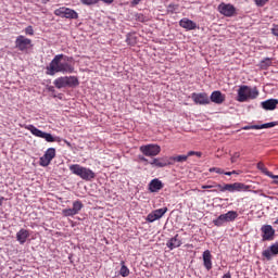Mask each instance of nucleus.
<instances>
[{
  "label": "nucleus",
  "mask_w": 278,
  "mask_h": 278,
  "mask_svg": "<svg viewBox=\"0 0 278 278\" xmlns=\"http://www.w3.org/2000/svg\"><path fill=\"white\" fill-rule=\"evenodd\" d=\"M64 54H55L53 60L47 66V75L54 76L55 73H74L75 65L70 64L68 62H62Z\"/></svg>",
  "instance_id": "f257e3e1"
},
{
  "label": "nucleus",
  "mask_w": 278,
  "mask_h": 278,
  "mask_svg": "<svg viewBox=\"0 0 278 278\" xmlns=\"http://www.w3.org/2000/svg\"><path fill=\"white\" fill-rule=\"evenodd\" d=\"M203 190L219 188L220 191H248L250 190V186L244 185L243 182H233V185H218L217 182L207 181L206 185L201 187Z\"/></svg>",
  "instance_id": "f03ea898"
},
{
  "label": "nucleus",
  "mask_w": 278,
  "mask_h": 278,
  "mask_svg": "<svg viewBox=\"0 0 278 278\" xmlns=\"http://www.w3.org/2000/svg\"><path fill=\"white\" fill-rule=\"evenodd\" d=\"M260 91L257 88H251V86H240L238 89L237 101L248 102L257 99Z\"/></svg>",
  "instance_id": "7ed1b4c3"
},
{
  "label": "nucleus",
  "mask_w": 278,
  "mask_h": 278,
  "mask_svg": "<svg viewBox=\"0 0 278 278\" xmlns=\"http://www.w3.org/2000/svg\"><path fill=\"white\" fill-rule=\"evenodd\" d=\"M54 87L58 89L62 88H77L79 86L78 76H59L54 79Z\"/></svg>",
  "instance_id": "20e7f679"
},
{
  "label": "nucleus",
  "mask_w": 278,
  "mask_h": 278,
  "mask_svg": "<svg viewBox=\"0 0 278 278\" xmlns=\"http://www.w3.org/2000/svg\"><path fill=\"white\" fill-rule=\"evenodd\" d=\"M70 172L74 175H78V177L84 180H92L96 178V174L90 167H84L80 166V164H72L70 166Z\"/></svg>",
  "instance_id": "39448f33"
},
{
  "label": "nucleus",
  "mask_w": 278,
  "mask_h": 278,
  "mask_svg": "<svg viewBox=\"0 0 278 278\" xmlns=\"http://www.w3.org/2000/svg\"><path fill=\"white\" fill-rule=\"evenodd\" d=\"M15 49L22 53H29V51L34 49L31 38H27L24 35H18V37L15 38Z\"/></svg>",
  "instance_id": "423d86ee"
},
{
  "label": "nucleus",
  "mask_w": 278,
  "mask_h": 278,
  "mask_svg": "<svg viewBox=\"0 0 278 278\" xmlns=\"http://www.w3.org/2000/svg\"><path fill=\"white\" fill-rule=\"evenodd\" d=\"M26 129L30 131L35 137H39L40 139H45L47 142H55L60 141V137H53L51 132L41 131V129L36 128L34 124H29L26 126Z\"/></svg>",
  "instance_id": "0eeeda50"
},
{
  "label": "nucleus",
  "mask_w": 278,
  "mask_h": 278,
  "mask_svg": "<svg viewBox=\"0 0 278 278\" xmlns=\"http://www.w3.org/2000/svg\"><path fill=\"white\" fill-rule=\"evenodd\" d=\"M54 15L61 16V18H68V20H74L77 21L79 18V14L75 9L71 8H59L55 9Z\"/></svg>",
  "instance_id": "6e6552de"
},
{
  "label": "nucleus",
  "mask_w": 278,
  "mask_h": 278,
  "mask_svg": "<svg viewBox=\"0 0 278 278\" xmlns=\"http://www.w3.org/2000/svg\"><path fill=\"white\" fill-rule=\"evenodd\" d=\"M139 150L146 157H156L161 153L162 148L159 144H144L140 146Z\"/></svg>",
  "instance_id": "1a4fd4ad"
},
{
  "label": "nucleus",
  "mask_w": 278,
  "mask_h": 278,
  "mask_svg": "<svg viewBox=\"0 0 278 278\" xmlns=\"http://www.w3.org/2000/svg\"><path fill=\"white\" fill-rule=\"evenodd\" d=\"M238 217V212L230 211L227 213H222L219 217L214 218L213 223L215 226H223L224 223H230L232 220H236Z\"/></svg>",
  "instance_id": "9d476101"
},
{
  "label": "nucleus",
  "mask_w": 278,
  "mask_h": 278,
  "mask_svg": "<svg viewBox=\"0 0 278 278\" xmlns=\"http://www.w3.org/2000/svg\"><path fill=\"white\" fill-rule=\"evenodd\" d=\"M262 241H274L276 230L273 228L271 224H264L261 228Z\"/></svg>",
  "instance_id": "9b49d317"
},
{
  "label": "nucleus",
  "mask_w": 278,
  "mask_h": 278,
  "mask_svg": "<svg viewBox=\"0 0 278 278\" xmlns=\"http://www.w3.org/2000/svg\"><path fill=\"white\" fill-rule=\"evenodd\" d=\"M218 11L220 15H224V16H233L237 13V9L232 3H225V2L219 3Z\"/></svg>",
  "instance_id": "f8f14e48"
},
{
  "label": "nucleus",
  "mask_w": 278,
  "mask_h": 278,
  "mask_svg": "<svg viewBox=\"0 0 278 278\" xmlns=\"http://www.w3.org/2000/svg\"><path fill=\"white\" fill-rule=\"evenodd\" d=\"M55 148H48L43 156H40L39 162L41 166H49L50 162L55 157Z\"/></svg>",
  "instance_id": "ddd939ff"
},
{
  "label": "nucleus",
  "mask_w": 278,
  "mask_h": 278,
  "mask_svg": "<svg viewBox=\"0 0 278 278\" xmlns=\"http://www.w3.org/2000/svg\"><path fill=\"white\" fill-rule=\"evenodd\" d=\"M166 212H168V207H159V210H154L153 212L149 213V215H147V220L149 223H154L157 219H162Z\"/></svg>",
  "instance_id": "4468645a"
},
{
  "label": "nucleus",
  "mask_w": 278,
  "mask_h": 278,
  "mask_svg": "<svg viewBox=\"0 0 278 278\" xmlns=\"http://www.w3.org/2000/svg\"><path fill=\"white\" fill-rule=\"evenodd\" d=\"M191 99L195 104L207 105L211 99L207 93H191Z\"/></svg>",
  "instance_id": "2eb2a0df"
},
{
  "label": "nucleus",
  "mask_w": 278,
  "mask_h": 278,
  "mask_svg": "<svg viewBox=\"0 0 278 278\" xmlns=\"http://www.w3.org/2000/svg\"><path fill=\"white\" fill-rule=\"evenodd\" d=\"M262 255L267 261L273 260L274 255H278V241L274 242L267 250H264Z\"/></svg>",
  "instance_id": "dca6fc26"
},
{
  "label": "nucleus",
  "mask_w": 278,
  "mask_h": 278,
  "mask_svg": "<svg viewBox=\"0 0 278 278\" xmlns=\"http://www.w3.org/2000/svg\"><path fill=\"white\" fill-rule=\"evenodd\" d=\"M193 155H197V157H202L201 151H188L187 155L170 156V161L186 162L189 157H192Z\"/></svg>",
  "instance_id": "f3484780"
},
{
  "label": "nucleus",
  "mask_w": 278,
  "mask_h": 278,
  "mask_svg": "<svg viewBox=\"0 0 278 278\" xmlns=\"http://www.w3.org/2000/svg\"><path fill=\"white\" fill-rule=\"evenodd\" d=\"M278 126V122H267L265 124H254L251 126H243V129H268Z\"/></svg>",
  "instance_id": "a211bd4d"
},
{
  "label": "nucleus",
  "mask_w": 278,
  "mask_h": 278,
  "mask_svg": "<svg viewBox=\"0 0 278 278\" xmlns=\"http://www.w3.org/2000/svg\"><path fill=\"white\" fill-rule=\"evenodd\" d=\"M213 255L212 252H210V250H205L203 252V264L204 267L206 268V270H212L213 268Z\"/></svg>",
  "instance_id": "6ab92c4d"
},
{
  "label": "nucleus",
  "mask_w": 278,
  "mask_h": 278,
  "mask_svg": "<svg viewBox=\"0 0 278 278\" xmlns=\"http://www.w3.org/2000/svg\"><path fill=\"white\" fill-rule=\"evenodd\" d=\"M182 244V239L181 237H179V235H175L174 237H172V239H169V241H167L166 245L167 248H169V250H175V248H179Z\"/></svg>",
  "instance_id": "aec40b11"
},
{
  "label": "nucleus",
  "mask_w": 278,
  "mask_h": 278,
  "mask_svg": "<svg viewBox=\"0 0 278 278\" xmlns=\"http://www.w3.org/2000/svg\"><path fill=\"white\" fill-rule=\"evenodd\" d=\"M179 26L184 27L185 29L191 31L193 29H197V22H193V20L190 18H182L179 22Z\"/></svg>",
  "instance_id": "412c9836"
},
{
  "label": "nucleus",
  "mask_w": 278,
  "mask_h": 278,
  "mask_svg": "<svg viewBox=\"0 0 278 278\" xmlns=\"http://www.w3.org/2000/svg\"><path fill=\"white\" fill-rule=\"evenodd\" d=\"M211 101L215 104H223L226 101V94L222 93V91H213L211 94Z\"/></svg>",
  "instance_id": "4be33fe9"
},
{
  "label": "nucleus",
  "mask_w": 278,
  "mask_h": 278,
  "mask_svg": "<svg viewBox=\"0 0 278 278\" xmlns=\"http://www.w3.org/2000/svg\"><path fill=\"white\" fill-rule=\"evenodd\" d=\"M162 188H164V185H163L162 180H160V178H153L150 181V185H149L150 191L157 192V191L162 190Z\"/></svg>",
  "instance_id": "5701e85b"
},
{
  "label": "nucleus",
  "mask_w": 278,
  "mask_h": 278,
  "mask_svg": "<svg viewBox=\"0 0 278 278\" xmlns=\"http://www.w3.org/2000/svg\"><path fill=\"white\" fill-rule=\"evenodd\" d=\"M28 237H30V231L29 230H25L24 228L18 230L17 233H16V239H17V241L21 244H25V242L27 241Z\"/></svg>",
  "instance_id": "b1692460"
},
{
  "label": "nucleus",
  "mask_w": 278,
  "mask_h": 278,
  "mask_svg": "<svg viewBox=\"0 0 278 278\" xmlns=\"http://www.w3.org/2000/svg\"><path fill=\"white\" fill-rule=\"evenodd\" d=\"M277 104H278L277 99H269L262 102V108H264V110H267V111H273V110H276Z\"/></svg>",
  "instance_id": "393cba45"
},
{
  "label": "nucleus",
  "mask_w": 278,
  "mask_h": 278,
  "mask_svg": "<svg viewBox=\"0 0 278 278\" xmlns=\"http://www.w3.org/2000/svg\"><path fill=\"white\" fill-rule=\"evenodd\" d=\"M151 164H154V166H157L159 168H165V166H168V164H172V162L166 160L160 161V159H153V162H151Z\"/></svg>",
  "instance_id": "a878e982"
},
{
  "label": "nucleus",
  "mask_w": 278,
  "mask_h": 278,
  "mask_svg": "<svg viewBox=\"0 0 278 278\" xmlns=\"http://www.w3.org/2000/svg\"><path fill=\"white\" fill-rule=\"evenodd\" d=\"M84 207V203L81 201H75L73 203V212L74 215L79 214L80 210Z\"/></svg>",
  "instance_id": "bb28decb"
},
{
  "label": "nucleus",
  "mask_w": 278,
  "mask_h": 278,
  "mask_svg": "<svg viewBox=\"0 0 278 278\" xmlns=\"http://www.w3.org/2000/svg\"><path fill=\"white\" fill-rule=\"evenodd\" d=\"M122 268L119 269V274L122 277H128L129 276V268L126 266L125 261H122Z\"/></svg>",
  "instance_id": "cd10ccee"
},
{
  "label": "nucleus",
  "mask_w": 278,
  "mask_h": 278,
  "mask_svg": "<svg viewBox=\"0 0 278 278\" xmlns=\"http://www.w3.org/2000/svg\"><path fill=\"white\" fill-rule=\"evenodd\" d=\"M257 169H260L262 172V174L267 175V177H268V175H271L270 172L265 166L264 162L257 163Z\"/></svg>",
  "instance_id": "c85d7f7f"
},
{
  "label": "nucleus",
  "mask_w": 278,
  "mask_h": 278,
  "mask_svg": "<svg viewBox=\"0 0 278 278\" xmlns=\"http://www.w3.org/2000/svg\"><path fill=\"white\" fill-rule=\"evenodd\" d=\"M62 214L65 217H73L74 216V207H67V208L63 210Z\"/></svg>",
  "instance_id": "c756f323"
},
{
  "label": "nucleus",
  "mask_w": 278,
  "mask_h": 278,
  "mask_svg": "<svg viewBox=\"0 0 278 278\" xmlns=\"http://www.w3.org/2000/svg\"><path fill=\"white\" fill-rule=\"evenodd\" d=\"M210 172L213 173L215 172V174H219V175H226V172H224L223 167H210Z\"/></svg>",
  "instance_id": "7c9ffc66"
},
{
  "label": "nucleus",
  "mask_w": 278,
  "mask_h": 278,
  "mask_svg": "<svg viewBox=\"0 0 278 278\" xmlns=\"http://www.w3.org/2000/svg\"><path fill=\"white\" fill-rule=\"evenodd\" d=\"M34 33H35V30H34V27H33V26H27V27H25V34H26V35L34 36Z\"/></svg>",
  "instance_id": "2f4dec72"
},
{
  "label": "nucleus",
  "mask_w": 278,
  "mask_h": 278,
  "mask_svg": "<svg viewBox=\"0 0 278 278\" xmlns=\"http://www.w3.org/2000/svg\"><path fill=\"white\" fill-rule=\"evenodd\" d=\"M240 151H236L235 153H233V155L231 156V159H230V161L233 163V162H237L238 161V159H240Z\"/></svg>",
  "instance_id": "473e14b6"
},
{
  "label": "nucleus",
  "mask_w": 278,
  "mask_h": 278,
  "mask_svg": "<svg viewBox=\"0 0 278 278\" xmlns=\"http://www.w3.org/2000/svg\"><path fill=\"white\" fill-rule=\"evenodd\" d=\"M267 2H269V0H255L258 8H263V5H266Z\"/></svg>",
  "instance_id": "72a5a7b5"
},
{
  "label": "nucleus",
  "mask_w": 278,
  "mask_h": 278,
  "mask_svg": "<svg viewBox=\"0 0 278 278\" xmlns=\"http://www.w3.org/2000/svg\"><path fill=\"white\" fill-rule=\"evenodd\" d=\"M270 179H274V185H278V175H274L273 172H270V175H268Z\"/></svg>",
  "instance_id": "f704fd0d"
},
{
  "label": "nucleus",
  "mask_w": 278,
  "mask_h": 278,
  "mask_svg": "<svg viewBox=\"0 0 278 278\" xmlns=\"http://www.w3.org/2000/svg\"><path fill=\"white\" fill-rule=\"evenodd\" d=\"M271 33L275 35V37H278V24H274V27H271Z\"/></svg>",
  "instance_id": "c9c22d12"
},
{
  "label": "nucleus",
  "mask_w": 278,
  "mask_h": 278,
  "mask_svg": "<svg viewBox=\"0 0 278 278\" xmlns=\"http://www.w3.org/2000/svg\"><path fill=\"white\" fill-rule=\"evenodd\" d=\"M270 64H271L270 59L263 60V62H262V66H270Z\"/></svg>",
  "instance_id": "e433bc0d"
},
{
  "label": "nucleus",
  "mask_w": 278,
  "mask_h": 278,
  "mask_svg": "<svg viewBox=\"0 0 278 278\" xmlns=\"http://www.w3.org/2000/svg\"><path fill=\"white\" fill-rule=\"evenodd\" d=\"M236 174H237V172H236V169H233L232 172H226L225 175H236Z\"/></svg>",
  "instance_id": "4c0bfd02"
},
{
  "label": "nucleus",
  "mask_w": 278,
  "mask_h": 278,
  "mask_svg": "<svg viewBox=\"0 0 278 278\" xmlns=\"http://www.w3.org/2000/svg\"><path fill=\"white\" fill-rule=\"evenodd\" d=\"M222 278H231L230 271H228L227 274H225Z\"/></svg>",
  "instance_id": "58836bf2"
},
{
  "label": "nucleus",
  "mask_w": 278,
  "mask_h": 278,
  "mask_svg": "<svg viewBox=\"0 0 278 278\" xmlns=\"http://www.w3.org/2000/svg\"><path fill=\"white\" fill-rule=\"evenodd\" d=\"M139 160L142 162H148V159H146V156H139Z\"/></svg>",
  "instance_id": "ea45409f"
},
{
  "label": "nucleus",
  "mask_w": 278,
  "mask_h": 278,
  "mask_svg": "<svg viewBox=\"0 0 278 278\" xmlns=\"http://www.w3.org/2000/svg\"><path fill=\"white\" fill-rule=\"evenodd\" d=\"M3 201H4V197H3V195H0V206H2Z\"/></svg>",
  "instance_id": "a19ab883"
},
{
  "label": "nucleus",
  "mask_w": 278,
  "mask_h": 278,
  "mask_svg": "<svg viewBox=\"0 0 278 278\" xmlns=\"http://www.w3.org/2000/svg\"><path fill=\"white\" fill-rule=\"evenodd\" d=\"M42 2H43V3H48V2H50V0H42Z\"/></svg>",
  "instance_id": "79ce46f5"
},
{
  "label": "nucleus",
  "mask_w": 278,
  "mask_h": 278,
  "mask_svg": "<svg viewBox=\"0 0 278 278\" xmlns=\"http://www.w3.org/2000/svg\"><path fill=\"white\" fill-rule=\"evenodd\" d=\"M275 225H278V218H276V220H275Z\"/></svg>",
  "instance_id": "37998d69"
},
{
  "label": "nucleus",
  "mask_w": 278,
  "mask_h": 278,
  "mask_svg": "<svg viewBox=\"0 0 278 278\" xmlns=\"http://www.w3.org/2000/svg\"><path fill=\"white\" fill-rule=\"evenodd\" d=\"M49 91H54V88H49Z\"/></svg>",
  "instance_id": "c03bdc74"
},
{
  "label": "nucleus",
  "mask_w": 278,
  "mask_h": 278,
  "mask_svg": "<svg viewBox=\"0 0 278 278\" xmlns=\"http://www.w3.org/2000/svg\"><path fill=\"white\" fill-rule=\"evenodd\" d=\"M213 192L217 191V190H212Z\"/></svg>",
  "instance_id": "a18cd8bd"
}]
</instances>
